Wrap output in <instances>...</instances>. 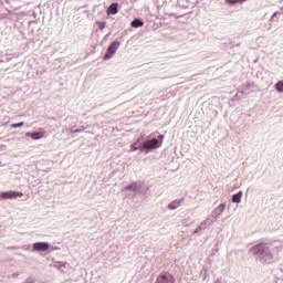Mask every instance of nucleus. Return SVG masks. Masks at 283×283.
Instances as JSON below:
<instances>
[{"label": "nucleus", "instance_id": "obj_12", "mask_svg": "<svg viewBox=\"0 0 283 283\" xmlns=\"http://www.w3.org/2000/svg\"><path fill=\"white\" fill-rule=\"evenodd\" d=\"M247 0H226V2L230 3V6H234L235 3H244Z\"/></svg>", "mask_w": 283, "mask_h": 283}, {"label": "nucleus", "instance_id": "obj_5", "mask_svg": "<svg viewBox=\"0 0 283 283\" xmlns=\"http://www.w3.org/2000/svg\"><path fill=\"white\" fill-rule=\"evenodd\" d=\"M158 147V139L153 138L144 142L143 149H156Z\"/></svg>", "mask_w": 283, "mask_h": 283}, {"label": "nucleus", "instance_id": "obj_3", "mask_svg": "<svg viewBox=\"0 0 283 283\" xmlns=\"http://www.w3.org/2000/svg\"><path fill=\"white\" fill-rule=\"evenodd\" d=\"M120 48V42L114 41L107 49L106 54L104 55V61L112 59L113 54H116V51Z\"/></svg>", "mask_w": 283, "mask_h": 283}, {"label": "nucleus", "instance_id": "obj_16", "mask_svg": "<svg viewBox=\"0 0 283 283\" xmlns=\"http://www.w3.org/2000/svg\"><path fill=\"white\" fill-rule=\"evenodd\" d=\"M219 209H220V211H224V209H226L224 205H220Z\"/></svg>", "mask_w": 283, "mask_h": 283}, {"label": "nucleus", "instance_id": "obj_15", "mask_svg": "<svg viewBox=\"0 0 283 283\" xmlns=\"http://www.w3.org/2000/svg\"><path fill=\"white\" fill-rule=\"evenodd\" d=\"M138 148L134 145L130 146V151H136Z\"/></svg>", "mask_w": 283, "mask_h": 283}, {"label": "nucleus", "instance_id": "obj_1", "mask_svg": "<svg viewBox=\"0 0 283 283\" xmlns=\"http://www.w3.org/2000/svg\"><path fill=\"white\" fill-rule=\"evenodd\" d=\"M250 253H252V255H263L262 260L268 264H271L273 260V253L269 251V244L266 243H258L250 249Z\"/></svg>", "mask_w": 283, "mask_h": 283}, {"label": "nucleus", "instance_id": "obj_14", "mask_svg": "<svg viewBox=\"0 0 283 283\" xmlns=\"http://www.w3.org/2000/svg\"><path fill=\"white\" fill-rule=\"evenodd\" d=\"M276 90H277V92H283V82L282 81L277 82Z\"/></svg>", "mask_w": 283, "mask_h": 283}, {"label": "nucleus", "instance_id": "obj_6", "mask_svg": "<svg viewBox=\"0 0 283 283\" xmlns=\"http://www.w3.org/2000/svg\"><path fill=\"white\" fill-rule=\"evenodd\" d=\"M34 251H50V244L45 242H36L33 244Z\"/></svg>", "mask_w": 283, "mask_h": 283}, {"label": "nucleus", "instance_id": "obj_10", "mask_svg": "<svg viewBox=\"0 0 283 283\" xmlns=\"http://www.w3.org/2000/svg\"><path fill=\"white\" fill-rule=\"evenodd\" d=\"M180 202H181V200H175V201H172V202L168 206V209H171V210L178 209V207H180Z\"/></svg>", "mask_w": 283, "mask_h": 283}, {"label": "nucleus", "instance_id": "obj_13", "mask_svg": "<svg viewBox=\"0 0 283 283\" xmlns=\"http://www.w3.org/2000/svg\"><path fill=\"white\" fill-rule=\"evenodd\" d=\"M25 125L24 122H20L18 124H11L12 129H17V127H23Z\"/></svg>", "mask_w": 283, "mask_h": 283}, {"label": "nucleus", "instance_id": "obj_8", "mask_svg": "<svg viewBox=\"0 0 283 283\" xmlns=\"http://www.w3.org/2000/svg\"><path fill=\"white\" fill-rule=\"evenodd\" d=\"M27 136H30L33 140H39L45 136V132L28 133Z\"/></svg>", "mask_w": 283, "mask_h": 283}, {"label": "nucleus", "instance_id": "obj_17", "mask_svg": "<svg viewBox=\"0 0 283 283\" xmlns=\"http://www.w3.org/2000/svg\"><path fill=\"white\" fill-rule=\"evenodd\" d=\"M105 28V24H103L102 27H101V30H103Z\"/></svg>", "mask_w": 283, "mask_h": 283}, {"label": "nucleus", "instance_id": "obj_7", "mask_svg": "<svg viewBox=\"0 0 283 283\" xmlns=\"http://www.w3.org/2000/svg\"><path fill=\"white\" fill-rule=\"evenodd\" d=\"M107 14H118V2H114L108 7Z\"/></svg>", "mask_w": 283, "mask_h": 283}, {"label": "nucleus", "instance_id": "obj_9", "mask_svg": "<svg viewBox=\"0 0 283 283\" xmlns=\"http://www.w3.org/2000/svg\"><path fill=\"white\" fill-rule=\"evenodd\" d=\"M132 28H143L145 25V22L140 19H135L130 23Z\"/></svg>", "mask_w": 283, "mask_h": 283}, {"label": "nucleus", "instance_id": "obj_18", "mask_svg": "<svg viewBox=\"0 0 283 283\" xmlns=\"http://www.w3.org/2000/svg\"><path fill=\"white\" fill-rule=\"evenodd\" d=\"M126 189H132V186H127Z\"/></svg>", "mask_w": 283, "mask_h": 283}, {"label": "nucleus", "instance_id": "obj_4", "mask_svg": "<svg viewBox=\"0 0 283 283\" xmlns=\"http://www.w3.org/2000/svg\"><path fill=\"white\" fill-rule=\"evenodd\" d=\"M23 192H17V191H7V192H0V198L2 200H12V198H22Z\"/></svg>", "mask_w": 283, "mask_h": 283}, {"label": "nucleus", "instance_id": "obj_2", "mask_svg": "<svg viewBox=\"0 0 283 283\" xmlns=\"http://www.w3.org/2000/svg\"><path fill=\"white\" fill-rule=\"evenodd\" d=\"M155 283H176V276L169 272H161Z\"/></svg>", "mask_w": 283, "mask_h": 283}, {"label": "nucleus", "instance_id": "obj_11", "mask_svg": "<svg viewBox=\"0 0 283 283\" xmlns=\"http://www.w3.org/2000/svg\"><path fill=\"white\" fill-rule=\"evenodd\" d=\"M240 200H242V192L233 195L232 202H240Z\"/></svg>", "mask_w": 283, "mask_h": 283}]
</instances>
